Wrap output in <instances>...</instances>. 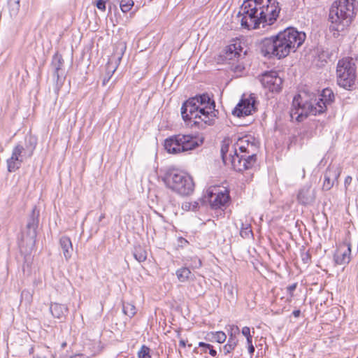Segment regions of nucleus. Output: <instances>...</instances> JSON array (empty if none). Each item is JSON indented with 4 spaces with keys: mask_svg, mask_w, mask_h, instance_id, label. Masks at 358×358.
<instances>
[{
    "mask_svg": "<svg viewBox=\"0 0 358 358\" xmlns=\"http://www.w3.org/2000/svg\"><path fill=\"white\" fill-rule=\"evenodd\" d=\"M229 327V336H236V334H239V328L238 327V326L231 325Z\"/></svg>",
    "mask_w": 358,
    "mask_h": 358,
    "instance_id": "72a5a7b5",
    "label": "nucleus"
},
{
    "mask_svg": "<svg viewBox=\"0 0 358 358\" xmlns=\"http://www.w3.org/2000/svg\"><path fill=\"white\" fill-rule=\"evenodd\" d=\"M226 357H227V358H230V357H231V356L230 355V354H229V355H227V356H226Z\"/></svg>",
    "mask_w": 358,
    "mask_h": 358,
    "instance_id": "5fc2aeb1",
    "label": "nucleus"
},
{
    "mask_svg": "<svg viewBox=\"0 0 358 358\" xmlns=\"http://www.w3.org/2000/svg\"><path fill=\"white\" fill-rule=\"evenodd\" d=\"M199 208V203L197 201L184 202L182 204V208L185 210L195 211Z\"/></svg>",
    "mask_w": 358,
    "mask_h": 358,
    "instance_id": "c756f323",
    "label": "nucleus"
},
{
    "mask_svg": "<svg viewBox=\"0 0 358 358\" xmlns=\"http://www.w3.org/2000/svg\"><path fill=\"white\" fill-rule=\"evenodd\" d=\"M126 50V45L124 43L120 42L118 43L115 45V55L117 56V60L120 62L122 59V57Z\"/></svg>",
    "mask_w": 358,
    "mask_h": 358,
    "instance_id": "cd10ccee",
    "label": "nucleus"
},
{
    "mask_svg": "<svg viewBox=\"0 0 358 358\" xmlns=\"http://www.w3.org/2000/svg\"><path fill=\"white\" fill-rule=\"evenodd\" d=\"M303 176V178L305 177V171H304V169H303V176Z\"/></svg>",
    "mask_w": 358,
    "mask_h": 358,
    "instance_id": "864d4df0",
    "label": "nucleus"
},
{
    "mask_svg": "<svg viewBox=\"0 0 358 358\" xmlns=\"http://www.w3.org/2000/svg\"><path fill=\"white\" fill-rule=\"evenodd\" d=\"M337 83L346 90H350L355 83L356 66L352 59L343 58L338 61L336 67Z\"/></svg>",
    "mask_w": 358,
    "mask_h": 358,
    "instance_id": "9d476101",
    "label": "nucleus"
},
{
    "mask_svg": "<svg viewBox=\"0 0 358 358\" xmlns=\"http://www.w3.org/2000/svg\"><path fill=\"white\" fill-rule=\"evenodd\" d=\"M50 310L54 317L62 319L68 312V308L63 304L52 303L50 306Z\"/></svg>",
    "mask_w": 358,
    "mask_h": 358,
    "instance_id": "aec40b11",
    "label": "nucleus"
},
{
    "mask_svg": "<svg viewBox=\"0 0 358 358\" xmlns=\"http://www.w3.org/2000/svg\"><path fill=\"white\" fill-rule=\"evenodd\" d=\"M199 347H202L204 348V351L206 352V350L208 349H210L211 347H213L210 344H208V343H203V342H200L199 343Z\"/></svg>",
    "mask_w": 358,
    "mask_h": 358,
    "instance_id": "ea45409f",
    "label": "nucleus"
},
{
    "mask_svg": "<svg viewBox=\"0 0 358 358\" xmlns=\"http://www.w3.org/2000/svg\"><path fill=\"white\" fill-rule=\"evenodd\" d=\"M65 345H66V343H64L62 344V347L64 348Z\"/></svg>",
    "mask_w": 358,
    "mask_h": 358,
    "instance_id": "13d9d810",
    "label": "nucleus"
},
{
    "mask_svg": "<svg viewBox=\"0 0 358 358\" xmlns=\"http://www.w3.org/2000/svg\"><path fill=\"white\" fill-rule=\"evenodd\" d=\"M105 217V214H101L99 218V221H101Z\"/></svg>",
    "mask_w": 358,
    "mask_h": 358,
    "instance_id": "8fccbe9b",
    "label": "nucleus"
},
{
    "mask_svg": "<svg viewBox=\"0 0 358 358\" xmlns=\"http://www.w3.org/2000/svg\"><path fill=\"white\" fill-rule=\"evenodd\" d=\"M38 216L39 211L37 210L36 207H34L32 210L31 214L27 222V227L29 230H32V236L34 238L36 236V229L38 227Z\"/></svg>",
    "mask_w": 358,
    "mask_h": 358,
    "instance_id": "412c9836",
    "label": "nucleus"
},
{
    "mask_svg": "<svg viewBox=\"0 0 358 358\" xmlns=\"http://www.w3.org/2000/svg\"><path fill=\"white\" fill-rule=\"evenodd\" d=\"M225 151H226L225 148L222 147V149H221L222 160L226 164L227 163V162H226V160H227V154H226Z\"/></svg>",
    "mask_w": 358,
    "mask_h": 358,
    "instance_id": "a19ab883",
    "label": "nucleus"
},
{
    "mask_svg": "<svg viewBox=\"0 0 358 358\" xmlns=\"http://www.w3.org/2000/svg\"><path fill=\"white\" fill-rule=\"evenodd\" d=\"M203 138L191 134L173 135L164 141V149L170 154H180L193 150L201 145Z\"/></svg>",
    "mask_w": 358,
    "mask_h": 358,
    "instance_id": "423d86ee",
    "label": "nucleus"
},
{
    "mask_svg": "<svg viewBox=\"0 0 358 358\" xmlns=\"http://www.w3.org/2000/svg\"><path fill=\"white\" fill-rule=\"evenodd\" d=\"M34 358H45V357H34Z\"/></svg>",
    "mask_w": 358,
    "mask_h": 358,
    "instance_id": "6e6d98bb",
    "label": "nucleus"
},
{
    "mask_svg": "<svg viewBox=\"0 0 358 358\" xmlns=\"http://www.w3.org/2000/svg\"><path fill=\"white\" fill-rule=\"evenodd\" d=\"M281 8L277 0H262V10L259 13L260 24L263 27L273 25L279 17Z\"/></svg>",
    "mask_w": 358,
    "mask_h": 358,
    "instance_id": "9b49d317",
    "label": "nucleus"
},
{
    "mask_svg": "<svg viewBox=\"0 0 358 358\" xmlns=\"http://www.w3.org/2000/svg\"><path fill=\"white\" fill-rule=\"evenodd\" d=\"M166 186L174 192L187 196L191 194L194 189L192 178L186 173L178 170H169L163 177Z\"/></svg>",
    "mask_w": 358,
    "mask_h": 358,
    "instance_id": "0eeeda50",
    "label": "nucleus"
},
{
    "mask_svg": "<svg viewBox=\"0 0 358 358\" xmlns=\"http://www.w3.org/2000/svg\"><path fill=\"white\" fill-rule=\"evenodd\" d=\"M306 37L303 31H298L292 27L287 28L274 36L264 38L260 44L261 52L268 58H285L291 52H295L303 44Z\"/></svg>",
    "mask_w": 358,
    "mask_h": 358,
    "instance_id": "f257e3e1",
    "label": "nucleus"
},
{
    "mask_svg": "<svg viewBox=\"0 0 358 358\" xmlns=\"http://www.w3.org/2000/svg\"><path fill=\"white\" fill-rule=\"evenodd\" d=\"M229 293L232 294V288L230 289Z\"/></svg>",
    "mask_w": 358,
    "mask_h": 358,
    "instance_id": "4d7b16f0",
    "label": "nucleus"
},
{
    "mask_svg": "<svg viewBox=\"0 0 358 358\" xmlns=\"http://www.w3.org/2000/svg\"><path fill=\"white\" fill-rule=\"evenodd\" d=\"M150 350L146 345H142L138 352V358H151Z\"/></svg>",
    "mask_w": 358,
    "mask_h": 358,
    "instance_id": "7c9ffc66",
    "label": "nucleus"
},
{
    "mask_svg": "<svg viewBox=\"0 0 358 358\" xmlns=\"http://www.w3.org/2000/svg\"><path fill=\"white\" fill-rule=\"evenodd\" d=\"M341 169L338 167L329 166L326 170L324 175V182L322 189L328 191L334 186L341 175Z\"/></svg>",
    "mask_w": 358,
    "mask_h": 358,
    "instance_id": "dca6fc26",
    "label": "nucleus"
},
{
    "mask_svg": "<svg viewBox=\"0 0 358 358\" xmlns=\"http://www.w3.org/2000/svg\"><path fill=\"white\" fill-rule=\"evenodd\" d=\"M208 336L211 337L210 339L212 341H216L219 343H224L227 338V336L223 331L212 332L208 334Z\"/></svg>",
    "mask_w": 358,
    "mask_h": 358,
    "instance_id": "a878e982",
    "label": "nucleus"
},
{
    "mask_svg": "<svg viewBox=\"0 0 358 358\" xmlns=\"http://www.w3.org/2000/svg\"><path fill=\"white\" fill-rule=\"evenodd\" d=\"M255 101L250 98L243 99L233 110V114L237 117L247 116L251 114L255 110Z\"/></svg>",
    "mask_w": 358,
    "mask_h": 358,
    "instance_id": "f3484780",
    "label": "nucleus"
},
{
    "mask_svg": "<svg viewBox=\"0 0 358 358\" xmlns=\"http://www.w3.org/2000/svg\"><path fill=\"white\" fill-rule=\"evenodd\" d=\"M59 245L62 249L66 260H69L72 255L73 245L71 239L67 236H62L59 239Z\"/></svg>",
    "mask_w": 358,
    "mask_h": 358,
    "instance_id": "6ab92c4d",
    "label": "nucleus"
},
{
    "mask_svg": "<svg viewBox=\"0 0 358 358\" xmlns=\"http://www.w3.org/2000/svg\"><path fill=\"white\" fill-rule=\"evenodd\" d=\"M262 10V0H245L240 7L238 17L240 18L241 27L248 29L259 27L260 18L259 13Z\"/></svg>",
    "mask_w": 358,
    "mask_h": 358,
    "instance_id": "1a4fd4ad",
    "label": "nucleus"
},
{
    "mask_svg": "<svg viewBox=\"0 0 358 358\" xmlns=\"http://www.w3.org/2000/svg\"><path fill=\"white\" fill-rule=\"evenodd\" d=\"M176 275L178 280L181 282H184L191 278H192V272L187 267H182L176 271Z\"/></svg>",
    "mask_w": 358,
    "mask_h": 358,
    "instance_id": "4be33fe9",
    "label": "nucleus"
},
{
    "mask_svg": "<svg viewBox=\"0 0 358 358\" xmlns=\"http://www.w3.org/2000/svg\"><path fill=\"white\" fill-rule=\"evenodd\" d=\"M296 287H297V283H293L287 287V292L289 294L290 299H292L293 297V296H294L293 292L296 289Z\"/></svg>",
    "mask_w": 358,
    "mask_h": 358,
    "instance_id": "2f4dec72",
    "label": "nucleus"
},
{
    "mask_svg": "<svg viewBox=\"0 0 358 358\" xmlns=\"http://www.w3.org/2000/svg\"><path fill=\"white\" fill-rule=\"evenodd\" d=\"M203 122H201L199 124H198L199 126L201 124V127H203V124H201Z\"/></svg>",
    "mask_w": 358,
    "mask_h": 358,
    "instance_id": "bf43d9fd",
    "label": "nucleus"
},
{
    "mask_svg": "<svg viewBox=\"0 0 358 358\" xmlns=\"http://www.w3.org/2000/svg\"><path fill=\"white\" fill-rule=\"evenodd\" d=\"M24 294H28V292L23 291L22 292V296H23Z\"/></svg>",
    "mask_w": 358,
    "mask_h": 358,
    "instance_id": "603ef678",
    "label": "nucleus"
},
{
    "mask_svg": "<svg viewBox=\"0 0 358 358\" xmlns=\"http://www.w3.org/2000/svg\"><path fill=\"white\" fill-rule=\"evenodd\" d=\"M33 352H34V348H31L29 350V353H30V354H31V353H33Z\"/></svg>",
    "mask_w": 358,
    "mask_h": 358,
    "instance_id": "3c124183",
    "label": "nucleus"
},
{
    "mask_svg": "<svg viewBox=\"0 0 358 358\" xmlns=\"http://www.w3.org/2000/svg\"><path fill=\"white\" fill-rule=\"evenodd\" d=\"M133 255L138 262H143L147 259L146 250L140 245L134 248Z\"/></svg>",
    "mask_w": 358,
    "mask_h": 358,
    "instance_id": "5701e85b",
    "label": "nucleus"
},
{
    "mask_svg": "<svg viewBox=\"0 0 358 358\" xmlns=\"http://www.w3.org/2000/svg\"><path fill=\"white\" fill-rule=\"evenodd\" d=\"M350 243L343 242L338 245L334 255V260L338 265H345L350 262Z\"/></svg>",
    "mask_w": 358,
    "mask_h": 358,
    "instance_id": "2eb2a0df",
    "label": "nucleus"
},
{
    "mask_svg": "<svg viewBox=\"0 0 358 358\" xmlns=\"http://www.w3.org/2000/svg\"><path fill=\"white\" fill-rule=\"evenodd\" d=\"M133 6V0H121L120 1V8L123 13L129 11Z\"/></svg>",
    "mask_w": 358,
    "mask_h": 358,
    "instance_id": "c85d7f7f",
    "label": "nucleus"
},
{
    "mask_svg": "<svg viewBox=\"0 0 358 358\" xmlns=\"http://www.w3.org/2000/svg\"><path fill=\"white\" fill-rule=\"evenodd\" d=\"M259 80L265 89L272 92H279L282 83V78L277 71H271L265 72L262 75Z\"/></svg>",
    "mask_w": 358,
    "mask_h": 358,
    "instance_id": "ddd939ff",
    "label": "nucleus"
},
{
    "mask_svg": "<svg viewBox=\"0 0 358 358\" xmlns=\"http://www.w3.org/2000/svg\"><path fill=\"white\" fill-rule=\"evenodd\" d=\"M70 358H85V357L82 355H77L72 356Z\"/></svg>",
    "mask_w": 358,
    "mask_h": 358,
    "instance_id": "09e8293b",
    "label": "nucleus"
},
{
    "mask_svg": "<svg viewBox=\"0 0 358 358\" xmlns=\"http://www.w3.org/2000/svg\"><path fill=\"white\" fill-rule=\"evenodd\" d=\"M301 257L303 262L306 264L308 263L310 260V255L308 252H303Z\"/></svg>",
    "mask_w": 358,
    "mask_h": 358,
    "instance_id": "e433bc0d",
    "label": "nucleus"
},
{
    "mask_svg": "<svg viewBox=\"0 0 358 358\" xmlns=\"http://www.w3.org/2000/svg\"><path fill=\"white\" fill-rule=\"evenodd\" d=\"M240 235L244 238H248L252 236V231L250 224L242 223Z\"/></svg>",
    "mask_w": 358,
    "mask_h": 358,
    "instance_id": "393cba45",
    "label": "nucleus"
},
{
    "mask_svg": "<svg viewBox=\"0 0 358 358\" xmlns=\"http://www.w3.org/2000/svg\"><path fill=\"white\" fill-rule=\"evenodd\" d=\"M241 332H242V334L243 336H245L246 338L252 336L250 334V328L248 327H244L242 329V331Z\"/></svg>",
    "mask_w": 358,
    "mask_h": 358,
    "instance_id": "4c0bfd02",
    "label": "nucleus"
},
{
    "mask_svg": "<svg viewBox=\"0 0 358 358\" xmlns=\"http://www.w3.org/2000/svg\"><path fill=\"white\" fill-rule=\"evenodd\" d=\"M208 201L213 209L221 208L229 202L230 196L229 192L226 188H221L219 186L210 187L207 191Z\"/></svg>",
    "mask_w": 358,
    "mask_h": 358,
    "instance_id": "f8f14e48",
    "label": "nucleus"
},
{
    "mask_svg": "<svg viewBox=\"0 0 358 358\" xmlns=\"http://www.w3.org/2000/svg\"><path fill=\"white\" fill-rule=\"evenodd\" d=\"M234 348H235L234 346H231L230 344L227 343L226 345H224L223 346V352L224 355L227 356L228 355H229L231 352L234 350Z\"/></svg>",
    "mask_w": 358,
    "mask_h": 358,
    "instance_id": "473e14b6",
    "label": "nucleus"
},
{
    "mask_svg": "<svg viewBox=\"0 0 358 358\" xmlns=\"http://www.w3.org/2000/svg\"><path fill=\"white\" fill-rule=\"evenodd\" d=\"M355 0H338L331 6L329 10L331 28L342 31L351 23L354 16Z\"/></svg>",
    "mask_w": 358,
    "mask_h": 358,
    "instance_id": "39448f33",
    "label": "nucleus"
},
{
    "mask_svg": "<svg viewBox=\"0 0 358 358\" xmlns=\"http://www.w3.org/2000/svg\"><path fill=\"white\" fill-rule=\"evenodd\" d=\"M246 340H247V343H248V345H252V336H249V337H247L246 338Z\"/></svg>",
    "mask_w": 358,
    "mask_h": 358,
    "instance_id": "a18cd8bd",
    "label": "nucleus"
},
{
    "mask_svg": "<svg viewBox=\"0 0 358 358\" xmlns=\"http://www.w3.org/2000/svg\"><path fill=\"white\" fill-rule=\"evenodd\" d=\"M37 140L32 136H27L24 145L17 143L13 149L12 155L7 159V168L9 172H15L19 169L24 159L30 158L36 149Z\"/></svg>",
    "mask_w": 358,
    "mask_h": 358,
    "instance_id": "6e6552de",
    "label": "nucleus"
},
{
    "mask_svg": "<svg viewBox=\"0 0 358 358\" xmlns=\"http://www.w3.org/2000/svg\"><path fill=\"white\" fill-rule=\"evenodd\" d=\"M209 350V354L212 356V357H215L216 355H217V352L215 350H214L213 348V347H211Z\"/></svg>",
    "mask_w": 358,
    "mask_h": 358,
    "instance_id": "79ce46f5",
    "label": "nucleus"
},
{
    "mask_svg": "<svg viewBox=\"0 0 358 358\" xmlns=\"http://www.w3.org/2000/svg\"><path fill=\"white\" fill-rule=\"evenodd\" d=\"M248 352L250 355H252L255 352V347L253 345H248Z\"/></svg>",
    "mask_w": 358,
    "mask_h": 358,
    "instance_id": "37998d69",
    "label": "nucleus"
},
{
    "mask_svg": "<svg viewBox=\"0 0 358 358\" xmlns=\"http://www.w3.org/2000/svg\"><path fill=\"white\" fill-rule=\"evenodd\" d=\"M334 101V92L329 88L324 89L318 99L314 101H307L303 99L301 95H296L292 101L290 117L292 120L301 122L310 115H316L324 113L327 106L331 104Z\"/></svg>",
    "mask_w": 358,
    "mask_h": 358,
    "instance_id": "7ed1b4c3",
    "label": "nucleus"
},
{
    "mask_svg": "<svg viewBox=\"0 0 358 358\" xmlns=\"http://www.w3.org/2000/svg\"><path fill=\"white\" fill-rule=\"evenodd\" d=\"M196 262L194 266L196 268L200 267L201 266V261L199 259H197V258L196 259Z\"/></svg>",
    "mask_w": 358,
    "mask_h": 358,
    "instance_id": "49530a36",
    "label": "nucleus"
},
{
    "mask_svg": "<svg viewBox=\"0 0 358 358\" xmlns=\"http://www.w3.org/2000/svg\"><path fill=\"white\" fill-rule=\"evenodd\" d=\"M257 149L252 136L238 138L234 144V155H230L233 168L241 172L253 167L257 162Z\"/></svg>",
    "mask_w": 358,
    "mask_h": 358,
    "instance_id": "20e7f679",
    "label": "nucleus"
},
{
    "mask_svg": "<svg viewBox=\"0 0 358 358\" xmlns=\"http://www.w3.org/2000/svg\"><path fill=\"white\" fill-rule=\"evenodd\" d=\"M122 311L128 317H132L136 313V308L133 303L122 302Z\"/></svg>",
    "mask_w": 358,
    "mask_h": 358,
    "instance_id": "b1692460",
    "label": "nucleus"
},
{
    "mask_svg": "<svg viewBox=\"0 0 358 358\" xmlns=\"http://www.w3.org/2000/svg\"><path fill=\"white\" fill-rule=\"evenodd\" d=\"M96 7L101 10H105L106 9V3L103 0H99L96 2Z\"/></svg>",
    "mask_w": 358,
    "mask_h": 358,
    "instance_id": "c9c22d12",
    "label": "nucleus"
},
{
    "mask_svg": "<svg viewBox=\"0 0 358 358\" xmlns=\"http://www.w3.org/2000/svg\"><path fill=\"white\" fill-rule=\"evenodd\" d=\"M237 343H238V341H237L236 336H229V340L227 342L228 344H230L231 346H234V348H236V346L237 345Z\"/></svg>",
    "mask_w": 358,
    "mask_h": 358,
    "instance_id": "f704fd0d",
    "label": "nucleus"
},
{
    "mask_svg": "<svg viewBox=\"0 0 358 358\" xmlns=\"http://www.w3.org/2000/svg\"><path fill=\"white\" fill-rule=\"evenodd\" d=\"M292 314L295 317H298L301 314V311L300 310H295L292 312Z\"/></svg>",
    "mask_w": 358,
    "mask_h": 358,
    "instance_id": "c03bdc74",
    "label": "nucleus"
},
{
    "mask_svg": "<svg viewBox=\"0 0 358 358\" xmlns=\"http://www.w3.org/2000/svg\"><path fill=\"white\" fill-rule=\"evenodd\" d=\"M352 178L350 176H348L345 178V181H344V185H345V189H347L348 187L350 185V183L352 182Z\"/></svg>",
    "mask_w": 358,
    "mask_h": 358,
    "instance_id": "58836bf2",
    "label": "nucleus"
},
{
    "mask_svg": "<svg viewBox=\"0 0 358 358\" xmlns=\"http://www.w3.org/2000/svg\"><path fill=\"white\" fill-rule=\"evenodd\" d=\"M215 101L205 93L192 97L186 101L181 107V115L185 122L193 124L211 125L215 122L216 110Z\"/></svg>",
    "mask_w": 358,
    "mask_h": 358,
    "instance_id": "f03ea898",
    "label": "nucleus"
},
{
    "mask_svg": "<svg viewBox=\"0 0 358 358\" xmlns=\"http://www.w3.org/2000/svg\"><path fill=\"white\" fill-rule=\"evenodd\" d=\"M8 6L11 15H15L20 9V0H9Z\"/></svg>",
    "mask_w": 358,
    "mask_h": 358,
    "instance_id": "bb28decb",
    "label": "nucleus"
},
{
    "mask_svg": "<svg viewBox=\"0 0 358 358\" xmlns=\"http://www.w3.org/2000/svg\"><path fill=\"white\" fill-rule=\"evenodd\" d=\"M357 358H358V357H357Z\"/></svg>",
    "mask_w": 358,
    "mask_h": 358,
    "instance_id": "052dcab7",
    "label": "nucleus"
},
{
    "mask_svg": "<svg viewBox=\"0 0 358 358\" xmlns=\"http://www.w3.org/2000/svg\"><path fill=\"white\" fill-rule=\"evenodd\" d=\"M314 199L313 192L310 187H303L299 190L297 195L298 201L303 205L313 202Z\"/></svg>",
    "mask_w": 358,
    "mask_h": 358,
    "instance_id": "a211bd4d",
    "label": "nucleus"
},
{
    "mask_svg": "<svg viewBox=\"0 0 358 358\" xmlns=\"http://www.w3.org/2000/svg\"><path fill=\"white\" fill-rule=\"evenodd\" d=\"M179 345L180 347H182V348H185L186 346V343L184 340H180V342H179Z\"/></svg>",
    "mask_w": 358,
    "mask_h": 358,
    "instance_id": "de8ad7c7",
    "label": "nucleus"
},
{
    "mask_svg": "<svg viewBox=\"0 0 358 358\" xmlns=\"http://www.w3.org/2000/svg\"><path fill=\"white\" fill-rule=\"evenodd\" d=\"M51 67L52 69L53 79L56 83V86L59 89L65 80L66 74L64 69V59L62 56L56 53L53 55Z\"/></svg>",
    "mask_w": 358,
    "mask_h": 358,
    "instance_id": "4468645a",
    "label": "nucleus"
}]
</instances>
